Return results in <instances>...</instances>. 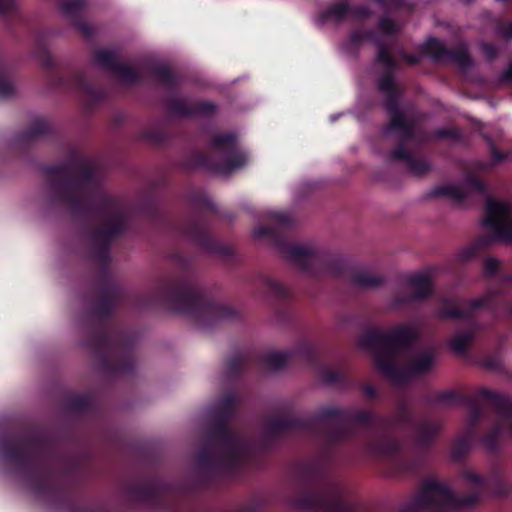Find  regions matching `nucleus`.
<instances>
[{
    "instance_id": "obj_1",
    "label": "nucleus",
    "mask_w": 512,
    "mask_h": 512,
    "mask_svg": "<svg viewBox=\"0 0 512 512\" xmlns=\"http://www.w3.org/2000/svg\"><path fill=\"white\" fill-rule=\"evenodd\" d=\"M483 224L497 239L512 244V205L488 200Z\"/></svg>"
},
{
    "instance_id": "obj_2",
    "label": "nucleus",
    "mask_w": 512,
    "mask_h": 512,
    "mask_svg": "<svg viewBox=\"0 0 512 512\" xmlns=\"http://www.w3.org/2000/svg\"><path fill=\"white\" fill-rule=\"evenodd\" d=\"M435 363V358L430 352H421L414 353L411 356L409 363L403 367L400 371H396L381 360L377 361L378 368L383 371L385 374L392 378L402 377V376H413L416 374H421L433 367Z\"/></svg>"
},
{
    "instance_id": "obj_3",
    "label": "nucleus",
    "mask_w": 512,
    "mask_h": 512,
    "mask_svg": "<svg viewBox=\"0 0 512 512\" xmlns=\"http://www.w3.org/2000/svg\"><path fill=\"white\" fill-rule=\"evenodd\" d=\"M409 284L417 297L425 296L431 290V282L426 274L414 275Z\"/></svg>"
},
{
    "instance_id": "obj_4",
    "label": "nucleus",
    "mask_w": 512,
    "mask_h": 512,
    "mask_svg": "<svg viewBox=\"0 0 512 512\" xmlns=\"http://www.w3.org/2000/svg\"><path fill=\"white\" fill-rule=\"evenodd\" d=\"M425 49L435 60H441L447 54L443 44L437 39H429L425 44Z\"/></svg>"
},
{
    "instance_id": "obj_5",
    "label": "nucleus",
    "mask_w": 512,
    "mask_h": 512,
    "mask_svg": "<svg viewBox=\"0 0 512 512\" xmlns=\"http://www.w3.org/2000/svg\"><path fill=\"white\" fill-rule=\"evenodd\" d=\"M287 356L284 353H273L270 354L267 358V364L270 368L278 369L283 366V364L286 362Z\"/></svg>"
},
{
    "instance_id": "obj_6",
    "label": "nucleus",
    "mask_w": 512,
    "mask_h": 512,
    "mask_svg": "<svg viewBox=\"0 0 512 512\" xmlns=\"http://www.w3.org/2000/svg\"><path fill=\"white\" fill-rule=\"evenodd\" d=\"M496 432L507 434L512 438V414H506L501 418Z\"/></svg>"
},
{
    "instance_id": "obj_7",
    "label": "nucleus",
    "mask_w": 512,
    "mask_h": 512,
    "mask_svg": "<svg viewBox=\"0 0 512 512\" xmlns=\"http://www.w3.org/2000/svg\"><path fill=\"white\" fill-rule=\"evenodd\" d=\"M355 282L357 285L362 287H374L377 286L381 281L378 277L375 276L358 275L355 278Z\"/></svg>"
},
{
    "instance_id": "obj_8",
    "label": "nucleus",
    "mask_w": 512,
    "mask_h": 512,
    "mask_svg": "<svg viewBox=\"0 0 512 512\" xmlns=\"http://www.w3.org/2000/svg\"><path fill=\"white\" fill-rule=\"evenodd\" d=\"M413 333L407 328H399L394 332L393 339L398 343H403L412 338Z\"/></svg>"
},
{
    "instance_id": "obj_9",
    "label": "nucleus",
    "mask_w": 512,
    "mask_h": 512,
    "mask_svg": "<svg viewBox=\"0 0 512 512\" xmlns=\"http://www.w3.org/2000/svg\"><path fill=\"white\" fill-rule=\"evenodd\" d=\"M347 13H348V7L346 4L342 3V4L332 7L329 10V17L337 20V19L341 18L342 16L346 15Z\"/></svg>"
},
{
    "instance_id": "obj_10",
    "label": "nucleus",
    "mask_w": 512,
    "mask_h": 512,
    "mask_svg": "<svg viewBox=\"0 0 512 512\" xmlns=\"http://www.w3.org/2000/svg\"><path fill=\"white\" fill-rule=\"evenodd\" d=\"M289 254L294 260H299L301 257L308 256L310 251L303 246H294L289 249Z\"/></svg>"
},
{
    "instance_id": "obj_11",
    "label": "nucleus",
    "mask_w": 512,
    "mask_h": 512,
    "mask_svg": "<svg viewBox=\"0 0 512 512\" xmlns=\"http://www.w3.org/2000/svg\"><path fill=\"white\" fill-rule=\"evenodd\" d=\"M432 495L436 500H447L450 498V491L444 487L436 486L432 490Z\"/></svg>"
},
{
    "instance_id": "obj_12",
    "label": "nucleus",
    "mask_w": 512,
    "mask_h": 512,
    "mask_svg": "<svg viewBox=\"0 0 512 512\" xmlns=\"http://www.w3.org/2000/svg\"><path fill=\"white\" fill-rule=\"evenodd\" d=\"M441 194L460 199L462 198V194L460 193L459 189L454 186H448L441 190Z\"/></svg>"
},
{
    "instance_id": "obj_13",
    "label": "nucleus",
    "mask_w": 512,
    "mask_h": 512,
    "mask_svg": "<svg viewBox=\"0 0 512 512\" xmlns=\"http://www.w3.org/2000/svg\"><path fill=\"white\" fill-rule=\"evenodd\" d=\"M499 267V262L496 259H487L485 262V269L487 273L495 272Z\"/></svg>"
},
{
    "instance_id": "obj_14",
    "label": "nucleus",
    "mask_w": 512,
    "mask_h": 512,
    "mask_svg": "<svg viewBox=\"0 0 512 512\" xmlns=\"http://www.w3.org/2000/svg\"><path fill=\"white\" fill-rule=\"evenodd\" d=\"M215 145L216 146H222L224 143L233 144L234 138L232 136H218L215 138Z\"/></svg>"
},
{
    "instance_id": "obj_15",
    "label": "nucleus",
    "mask_w": 512,
    "mask_h": 512,
    "mask_svg": "<svg viewBox=\"0 0 512 512\" xmlns=\"http://www.w3.org/2000/svg\"><path fill=\"white\" fill-rule=\"evenodd\" d=\"M11 91V84L6 80H0V95H8Z\"/></svg>"
},
{
    "instance_id": "obj_16",
    "label": "nucleus",
    "mask_w": 512,
    "mask_h": 512,
    "mask_svg": "<svg viewBox=\"0 0 512 512\" xmlns=\"http://www.w3.org/2000/svg\"><path fill=\"white\" fill-rule=\"evenodd\" d=\"M468 342V339H465L463 342H462V339L459 337V338H456L452 341V348L457 351V352H461L465 346V343Z\"/></svg>"
},
{
    "instance_id": "obj_17",
    "label": "nucleus",
    "mask_w": 512,
    "mask_h": 512,
    "mask_svg": "<svg viewBox=\"0 0 512 512\" xmlns=\"http://www.w3.org/2000/svg\"><path fill=\"white\" fill-rule=\"evenodd\" d=\"M394 24L389 20H383L381 22V29L385 32H391L393 31Z\"/></svg>"
},
{
    "instance_id": "obj_18",
    "label": "nucleus",
    "mask_w": 512,
    "mask_h": 512,
    "mask_svg": "<svg viewBox=\"0 0 512 512\" xmlns=\"http://www.w3.org/2000/svg\"><path fill=\"white\" fill-rule=\"evenodd\" d=\"M483 49H484V53L486 54V56L488 58L494 57L495 51L490 45H484Z\"/></svg>"
},
{
    "instance_id": "obj_19",
    "label": "nucleus",
    "mask_w": 512,
    "mask_h": 512,
    "mask_svg": "<svg viewBox=\"0 0 512 512\" xmlns=\"http://www.w3.org/2000/svg\"><path fill=\"white\" fill-rule=\"evenodd\" d=\"M244 164V158L241 156L237 163H229L228 170H232L241 167Z\"/></svg>"
},
{
    "instance_id": "obj_20",
    "label": "nucleus",
    "mask_w": 512,
    "mask_h": 512,
    "mask_svg": "<svg viewBox=\"0 0 512 512\" xmlns=\"http://www.w3.org/2000/svg\"><path fill=\"white\" fill-rule=\"evenodd\" d=\"M468 478L473 483H476V482L479 481V478L477 476H475V475H469Z\"/></svg>"
},
{
    "instance_id": "obj_21",
    "label": "nucleus",
    "mask_w": 512,
    "mask_h": 512,
    "mask_svg": "<svg viewBox=\"0 0 512 512\" xmlns=\"http://www.w3.org/2000/svg\"><path fill=\"white\" fill-rule=\"evenodd\" d=\"M507 77L512 79V64L510 65L508 71H507Z\"/></svg>"
},
{
    "instance_id": "obj_22",
    "label": "nucleus",
    "mask_w": 512,
    "mask_h": 512,
    "mask_svg": "<svg viewBox=\"0 0 512 512\" xmlns=\"http://www.w3.org/2000/svg\"><path fill=\"white\" fill-rule=\"evenodd\" d=\"M379 58H380L383 62H388V60H389L388 58H386V57H385V54H384V53H381V54L379 55Z\"/></svg>"
},
{
    "instance_id": "obj_23",
    "label": "nucleus",
    "mask_w": 512,
    "mask_h": 512,
    "mask_svg": "<svg viewBox=\"0 0 512 512\" xmlns=\"http://www.w3.org/2000/svg\"><path fill=\"white\" fill-rule=\"evenodd\" d=\"M64 9H65V11L70 12V11H71V6H70V4H69V3H66V4L64 5Z\"/></svg>"
},
{
    "instance_id": "obj_24",
    "label": "nucleus",
    "mask_w": 512,
    "mask_h": 512,
    "mask_svg": "<svg viewBox=\"0 0 512 512\" xmlns=\"http://www.w3.org/2000/svg\"><path fill=\"white\" fill-rule=\"evenodd\" d=\"M446 316H448V317H456V316H458V314L457 313H447Z\"/></svg>"
}]
</instances>
